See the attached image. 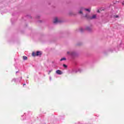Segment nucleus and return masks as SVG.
I'll use <instances>...</instances> for the list:
<instances>
[{"mask_svg": "<svg viewBox=\"0 0 124 124\" xmlns=\"http://www.w3.org/2000/svg\"><path fill=\"white\" fill-rule=\"evenodd\" d=\"M86 30H87V31H92V28H91L89 27H86Z\"/></svg>", "mask_w": 124, "mask_h": 124, "instance_id": "nucleus-6", "label": "nucleus"}, {"mask_svg": "<svg viewBox=\"0 0 124 124\" xmlns=\"http://www.w3.org/2000/svg\"><path fill=\"white\" fill-rule=\"evenodd\" d=\"M52 71H49V72H48V75H50V73H51V72Z\"/></svg>", "mask_w": 124, "mask_h": 124, "instance_id": "nucleus-12", "label": "nucleus"}, {"mask_svg": "<svg viewBox=\"0 0 124 124\" xmlns=\"http://www.w3.org/2000/svg\"><path fill=\"white\" fill-rule=\"evenodd\" d=\"M54 24H57V23H62V21L59 20L58 17H55L53 20Z\"/></svg>", "mask_w": 124, "mask_h": 124, "instance_id": "nucleus-2", "label": "nucleus"}, {"mask_svg": "<svg viewBox=\"0 0 124 124\" xmlns=\"http://www.w3.org/2000/svg\"><path fill=\"white\" fill-rule=\"evenodd\" d=\"M84 10H86V11H88L89 12H90V9H84Z\"/></svg>", "mask_w": 124, "mask_h": 124, "instance_id": "nucleus-9", "label": "nucleus"}, {"mask_svg": "<svg viewBox=\"0 0 124 124\" xmlns=\"http://www.w3.org/2000/svg\"><path fill=\"white\" fill-rule=\"evenodd\" d=\"M96 18V15H94L90 18V19H95Z\"/></svg>", "mask_w": 124, "mask_h": 124, "instance_id": "nucleus-4", "label": "nucleus"}, {"mask_svg": "<svg viewBox=\"0 0 124 124\" xmlns=\"http://www.w3.org/2000/svg\"><path fill=\"white\" fill-rule=\"evenodd\" d=\"M78 13H79V14H83V12H82V11H79V12H78Z\"/></svg>", "mask_w": 124, "mask_h": 124, "instance_id": "nucleus-10", "label": "nucleus"}, {"mask_svg": "<svg viewBox=\"0 0 124 124\" xmlns=\"http://www.w3.org/2000/svg\"><path fill=\"white\" fill-rule=\"evenodd\" d=\"M56 73L57 74H59V75H62V71L60 70H58L56 71Z\"/></svg>", "mask_w": 124, "mask_h": 124, "instance_id": "nucleus-3", "label": "nucleus"}, {"mask_svg": "<svg viewBox=\"0 0 124 124\" xmlns=\"http://www.w3.org/2000/svg\"><path fill=\"white\" fill-rule=\"evenodd\" d=\"M84 9L83 8H81V10H83Z\"/></svg>", "mask_w": 124, "mask_h": 124, "instance_id": "nucleus-14", "label": "nucleus"}, {"mask_svg": "<svg viewBox=\"0 0 124 124\" xmlns=\"http://www.w3.org/2000/svg\"><path fill=\"white\" fill-rule=\"evenodd\" d=\"M63 66L64 67H65V68H66V67H67V66L66 65H65V64H63Z\"/></svg>", "mask_w": 124, "mask_h": 124, "instance_id": "nucleus-11", "label": "nucleus"}, {"mask_svg": "<svg viewBox=\"0 0 124 124\" xmlns=\"http://www.w3.org/2000/svg\"><path fill=\"white\" fill-rule=\"evenodd\" d=\"M41 52L40 51H37L36 53L35 52H32V56L33 57L37 56H41Z\"/></svg>", "mask_w": 124, "mask_h": 124, "instance_id": "nucleus-1", "label": "nucleus"}, {"mask_svg": "<svg viewBox=\"0 0 124 124\" xmlns=\"http://www.w3.org/2000/svg\"><path fill=\"white\" fill-rule=\"evenodd\" d=\"M118 17H119V16H115V18H118Z\"/></svg>", "mask_w": 124, "mask_h": 124, "instance_id": "nucleus-13", "label": "nucleus"}, {"mask_svg": "<svg viewBox=\"0 0 124 124\" xmlns=\"http://www.w3.org/2000/svg\"><path fill=\"white\" fill-rule=\"evenodd\" d=\"M23 86H26V84L24 83V84H23Z\"/></svg>", "mask_w": 124, "mask_h": 124, "instance_id": "nucleus-15", "label": "nucleus"}, {"mask_svg": "<svg viewBox=\"0 0 124 124\" xmlns=\"http://www.w3.org/2000/svg\"><path fill=\"white\" fill-rule=\"evenodd\" d=\"M23 60L27 61V60H28V57L27 56H23Z\"/></svg>", "mask_w": 124, "mask_h": 124, "instance_id": "nucleus-5", "label": "nucleus"}, {"mask_svg": "<svg viewBox=\"0 0 124 124\" xmlns=\"http://www.w3.org/2000/svg\"><path fill=\"white\" fill-rule=\"evenodd\" d=\"M67 53L68 54V55H72V53H71V52H70L69 51H68L67 52Z\"/></svg>", "mask_w": 124, "mask_h": 124, "instance_id": "nucleus-8", "label": "nucleus"}, {"mask_svg": "<svg viewBox=\"0 0 124 124\" xmlns=\"http://www.w3.org/2000/svg\"><path fill=\"white\" fill-rule=\"evenodd\" d=\"M65 60H66V59H65V58H62L60 61L61 62H62V61H65Z\"/></svg>", "mask_w": 124, "mask_h": 124, "instance_id": "nucleus-7", "label": "nucleus"}]
</instances>
